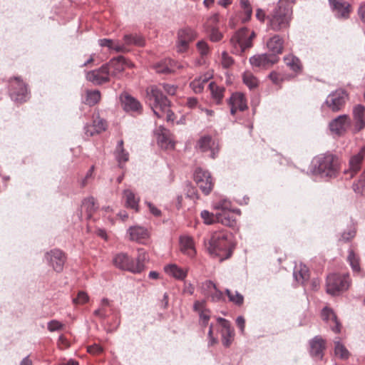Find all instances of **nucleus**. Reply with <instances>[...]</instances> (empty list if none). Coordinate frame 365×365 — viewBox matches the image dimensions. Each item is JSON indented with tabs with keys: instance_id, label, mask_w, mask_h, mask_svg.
Instances as JSON below:
<instances>
[{
	"instance_id": "6e6552de",
	"label": "nucleus",
	"mask_w": 365,
	"mask_h": 365,
	"mask_svg": "<svg viewBox=\"0 0 365 365\" xmlns=\"http://www.w3.org/2000/svg\"><path fill=\"white\" fill-rule=\"evenodd\" d=\"M106 66H108L110 76L118 78L123 76L127 68L134 67V64L130 61L122 56L112 58L106 63Z\"/></svg>"
},
{
	"instance_id": "f3484780",
	"label": "nucleus",
	"mask_w": 365,
	"mask_h": 365,
	"mask_svg": "<svg viewBox=\"0 0 365 365\" xmlns=\"http://www.w3.org/2000/svg\"><path fill=\"white\" fill-rule=\"evenodd\" d=\"M107 122L98 114L93 115L91 124H88L85 127V133L88 136H93L96 134L101 133L107 128Z\"/></svg>"
},
{
	"instance_id": "c03bdc74",
	"label": "nucleus",
	"mask_w": 365,
	"mask_h": 365,
	"mask_svg": "<svg viewBox=\"0 0 365 365\" xmlns=\"http://www.w3.org/2000/svg\"><path fill=\"white\" fill-rule=\"evenodd\" d=\"M82 208L86 211L88 217H91L93 213L97 209L94 197H89L84 199L82 202Z\"/></svg>"
},
{
	"instance_id": "bf43d9fd",
	"label": "nucleus",
	"mask_w": 365,
	"mask_h": 365,
	"mask_svg": "<svg viewBox=\"0 0 365 365\" xmlns=\"http://www.w3.org/2000/svg\"><path fill=\"white\" fill-rule=\"evenodd\" d=\"M88 300V294L86 292L81 291L78 293L77 297L73 299V302L75 304H83L86 302H87Z\"/></svg>"
},
{
	"instance_id": "3c124183",
	"label": "nucleus",
	"mask_w": 365,
	"mask_h": 365,
	"mask_svg": "<svg viewBox=\"0 0 365 365\" xmlns=\"http://www.w3.org/2000/svg\"><path fill=\"white\" fill-rule=\"evenodd\" d=\"M334 352L336 356L342 359H346L349 356V351L339 341L335 342Z\"/></svg>"
},
{
	"instance_id": "09e8293b",
	"label": "nucleus",
	"mask_w": 365,
	"mask_h": 365,
	"mask_svg": "<svg viewBox=\"0 0 365 365\" xmlns=\"http://www.w3.org/2000/svg\"><path fill=\"white\" fill-rule=\"evenodd\" d=\"M225 293L227 295L229 300L230 302H233L237 306H241L243 304L244 297L239 292H235V293H233L230 289H226Z\"/></svg>"
},
{
	"instance_id": "a18cd8bd",
	"label": "nucleus",
	"mask_w": 365,
	"mask_h": 365,
	"mask_svg": "<svg viewBox=\"0 0 365 365\" xmlns=\"http://www.w3.org/2000/svg\"><path fill=\"white\" fill-rule=\"evenodd\" d=\"M101 97V93L98 90L87 91L85 103L90 106H93L100 101Z\"/></svg>"
},
{
	"instance_id": "a211bd4d",
	"label": "nucleus",
	"mask_w": 365,
	"mask_h": 365,
	"mask_svg": "<svg viewBox=\"0 0 365 365\" xmlns=\"http://www.w3.org/2000/svg\"><path fill=\"white\" fill-rule=\"evenodd\" d=\"M230 113L235 115L237 110L244 111L247 108V101L241 93H233L228 100Z\"/></svg>"
},
{
	"instance_id": "f704fd0d",
	"label": "nucleus",
	"mask_w": 365,
	"mask_h": 365,
	"mask_svg": "<svg viewBox=\"0 0 365 365\" xmlns=\"http://www.w3.org/2000/svg\"><path fill=\"white\" fill-rule=\"evenodd\" d=\"M165 272L177 279L182 280L187 277V269H183L176 264H169L165 267Z\"/></svg>"
},
{
	"instance_id": "603ef678",
	"label": "nucleus",
	"mask_w": 365,
	"mask_h": 365,
	"mask_svg": "<svg viewBox=\"0 0 365 365\" xmlns=\"http://www.w3.org/2000/svg\"><path fill=\"white\" fill-rule=\"evenodd\" d=\"M201 217L202 218L204 222L207 225H211L217 222V212L213 214L207 210H203L201 212Z\"/></svg>"
},
{
	"instance_id": "7ed1b4c3",
	"label": "nucleus",
	"mask_w": 365,
	"mask_h": 365,
	"mask_svg": "<svg viewBox=\"0 0 365 365\" xmlns=\"http://www.w3.org/2000/svg\"><path fill=\"white\" fill-rule=\"evenodd\" d=\"M294 2L292 0H279L269 19V27L279 31L289 26L292 18V8Z\"/></svg>"
},
{
	"instance_id": "9b49d317",
	"label": "nucleus",
	"mask_w": 365,
	"mask_h": 365,
	"mask_svg": "<svg viewBox=\"0 0 365 365\" xmlns=\"http://www.w3.org/2000/svg\"><path fill=\"white\" fill-rule=\"evenodd\" d=\"M45 257L54 271L56 272H61L63 271L66 261V256L64 252L58 249H54L46 252Z\"/></svg>"
},
{
	"instance_id": "dca6fc26",
	"label": "nucleus",
	"mask_w": 365,
	"mask_h": 365,
	"mask_svg": "<svg viewBox=\"0 0 365 365\" xmlns=\"http://www.w3.org/2000/svg\"><path fill=\"white\" fill-rule=\"evenodd\" d=\"M217 322L220 327L222 344L229 347L234 339V330L231 328L230 322L225 319L219 317Z\"/></svg>"
},
{
	"instance_id": "ddd939ff",
	"label": "nucleus",
	"mask_w": 365,
	"mask_h": 365,
	"mask_svg": "<svg viewBox=\"0 0 365 365\" xmlns=\"http://www.w3.org/2000/svg\"><path fill=\"white\" fill-rule=\"evenodd\" d=\"M279 59L278 56L275 54L263 53L252 56L250 63L254 67L267 69L277 63Z\"/></svg>"
},
{
	"instance_id": "393cba45",
	"label": "nucleus",
	"mask_w": 365,
	"mask_h": 365,
	"mask_svg": "<svg viewBox=\"0 0 365 365\" xmlns=\"http://www.w3.org/2000/svg\"><path fill=\"white\" fill-rule=\"evenodd\" d=\"M365 157V147H363L359 152L353 155L349 160V170L347 173H350L352 178L361 168V165Z\"/></svg>"
},
{
	"instance_id": "de8ad7c7",
	"label": "nucleus",
	"mask_w": 365,
	"mask_h": 365,
	"mask_svg": "<svg viewBox=\"0 0 365 365\" xmlns=\"http://www.w3.org/2000/svg\"><path fill=\"white\" fill-rule=\"evenodd\" d=\"M353 189L355 192L365 195V170L361 175L359 180L354 183Z\"/></svg>"
},
{
	"instance_id": "2f4dec72",
	"label": "nucleus",
	"mask_w": 365,
	"mask_h": 365,
	"mask_svg": "<svg viewBox=\"0 0 365 365\" xmlns=\"http://www.w3.org/2000/svg\"><path fill=\"white\" fill-rule=\"evenodd\" d=\"M217 222L230 227H234L237 225V220L232 211L217 212Z\"/></svg>"
},
{
	"instance_id": "69168bd1",
	"label": "nucleus",
	"mask_w": 365,
	"mask_h": 365,
	"mask_svg": "<svg viewBox=\"0 0 365 365\" xmlns=\"http://www.w3.org/2000/svg\"><path fill=\"white\" fill-rule=\"evenodd\" d=\"M109 305V301L107 299H103L101 302V308L95 311V315L103 318L106 317V311L104 309V307H107Z\"/></svg>"
},
{
	"instance_id": "a19ab883",
	"label": "nucleus",
	"mask_w": 365,
	"mask_h": 365,
	"mask_svg": "<svg viewBox=\"0 0 365 365\" xmlns=\"http://www.w3.org/2000/svg\"><path fill=\"white\" fill-rule=\"evenodd\" d=\"M244 83L250 88L255 89L259 85V80L250 71H245L242 75Z\"/></svg>"
},
{
	"instance_id": "ea45409f",
	"label": "nucleus",
	"mask_w": 365,
	"mask_h": 365,
	"mask_svg": "<svg viewBox=\"0 0 365 365\" xmlns=\"http://www.w3.org/2000/svg\"><path fill=\"white\" fill-rule=\"evenodd\" d=\"M347 260L350 264V266L354 272L360 273L361 267H360V257L356 254L354 250H350L349 251V255L347 257Z\"/></svg>"
},
{
	"instance_id": "6ab92c4d",
	"label": "nucleus",
	"mask_w": 365,
	"mask_h": 365,
	"mask_svg": "<svg viewBox=\"0 0 365 365\" xmlns=\"http://www.w3.org/2000/svg\"><path fill=\"white\" fill-rule=\"evenodd\" d=\"M182 68V66L170 58L163 59L154 66V68L159 73H170L177 69Z\"/></svg>"
},
{
	"instance_id": "c85d7f7f",
	"label": "nucleus",
	"mask_w": 365,
	"mask_h": 365,
	"mask_svg": "<svg viewBox=\"0 0 365 365\" xmlns=\"http://www.w3.org/2000/svg\"><path fill=\"white\" fill-rule=\"evenodd\" d=\"M325 349V341L319 336L314 337L310 341V353L312 356L322 358Z\"/></svg>"
},
{
	"instance_id": "774afa93",
	"label": "nucleus",
	"mask_w": 365,
	"mask_h": 365,
	"mask_svg": "<svg viewBox=\"0 0 365 365\" xmlns=\"http://www.w3.org/2000/svg\"><path fill=\"white\" fill-rule=\"evenodd\" d=\"M357 14L360 20L365 24V1L360 4Z\"/></svg>"
},
{
	"instance_id": "e2e57ef3",
	"label": "nucleus",
	"mask_w": 365,
	"mask_h": 365,
	"mask_svg": "<svg viewBox=\"0 0 365 365\" xmlns=\"http://www.w3.org/2000/svg\"><path fill=\"white\" fill-rule=\"evenodd\" d=\"M219 21V16L217 14H214L211 16L205 24V26L207 30L211 29L212 27H217V24Z\"/></svg>"
},
{
	"instance_id": "473e14b6",
	"label": "nucleus",
	"mask_w": 365,
	"mask_h": 365,
	"mask_svg": "<svg viewBox=\"0 0 365 365\" xmlns=\"http://www.w3.org/2000/svg\"><path fill=\"white\" fill-rule=\"evenodd\" d=\"M101 46H106L110 49H113L116 52H127L128 49L125 48V45H122L118 41L112 39L103 38L99 40Z\"/></svg>"
},
{
	"instance_id": "e433bc0d",
	"label": "nucleus",
	"mask_w": 365,
	"mask_h": 365,
	"mask_svg": "<svg viewBox=\"0 0 365 365\" xmlns=\"http://www.w3.org/2000/svg\"><path fill=\"white\" fill-rule=\"evenodd\" d=\"M284 61L285 64L295 73H300L302 71V64L297 57L289 54L284 57Z\"/></svg>"
},
{
	"instance_id": "c756f323",
	"label": "nucleus",
	"mask_w": 365,
	"mask_h": 365,
	"mask_svg": "<svg viewBox=\"0 0 365 365\" xmlns=\"http://www.w3.org/2000/svg\"><path fill=\"white\" fill-rule=\"evenodd\" d=\"M180 250L187 256L192 257L196 252L194 247L193 240L190 237L183 236L180 239Z\"/></svg>"
},
{
	"instance_id": "9d476101",
	"label": "nucleus",
	"mask_w": 365,
	"mask_h": 365,
	"mask_svg": "<svg viewBox=\"0 0 365 365\" xmlns=\"http://www.w3.org/2000/svg\"><path fill=\"white\" fill-rule=\"evenodd\" d=\"M178 36L177 51L183 53L188 49L190 43L197 38V34L191 28H185L178 31Z\"/></svg>"
},
{
	"instance_id": "5fc2aeb1",
	"label": "nucleus",
	"mask_w": 365,
	"mask_h": 365,
	"mask_svg": "<svg viewBox=\"0 0 365 365\" xmlns=\"http://www.w3.org/2000/svg\"><path fill=\"white\" fill-rule=\"evenodd\" d=\"M209 33L210 39L213 42L220 41L222 37L223 34L219 31L217 27H212L211 29L207 30Z\"/></svg>"
},
{
	"instance_id": "13d9d810",
	"label": "nucleus",
	"mask_w": 365,
	"mask_h": 365,
	"mask_svg": "<svg viewBox=\"0 0 365 365\" xmlns=\"http://www.w3.org/2000/svg\"><path fill=\"white\" fill-rule=\"evenodd\" d=\"M221 63L224 68H227L234 63V60L226 51H224L222 53Z\"/></svg>"
},
{
	"instance_id": "20e7f679",
	"label": "nucleus",
	"mask_w": 365,
	"mask_h": 365,
	"mask_svg": "<svg viewBox=\"0 0 365 365\" xmlns=\"http://www.w3.org/2000/svg\"><path fill=\"white\" fill-rule=\"evenodd\" d=\"M314 168L322 176L336 178L340 170V160L331 153L320 155L314 159Z\"/></svg>"
},
{
	"instance_id": "72a5a7b5",
	"label": "nucleus",
	"mask_w": 365,
	"mask_h": 365,
	"mask_svg": "<svg viewBox=\"0 0 365 365\" xmlns=\"http://www.w3.org/2000/svg\"><path fill=\"white\" fill-rule=\"evenodd\" d=\"M209 89L212 99L217 104H220L222 98H224L225 88L224 87L219 86L214 82H210L209 83Z\"/></svg>"
},
{
	"instance_id": "4be33fe9",
	"label": "nucleus",
	"mask_w": 365,
	"mask_h": 365,
	"mask_svg": "<svg viewBox=\"0 0 365 365\" xmlns=\"http://www.w3.org/2000/svg\"><path fill=\"white\" fill-rule=\"evenodd\" d=\"M349 125L350 120L349 116L342 115L333 120L329 124V128L332 132L341 135L346 131Z\"/></svg>"
},
{
	"instance_id": "79ce46f5",
	"label": "nucleus",
	"mask_w": 365,
	"mask_h": 365,
	"mask_svg": "<svg viewBox=\"0 0 365 365\" xmlns=\"http://www.w3.org/2000/svg\"><path fill=\"white\" fill-rule=\"evenodd\" d=\"M210 77L207 76H200L198 78H195L190 83V87L192 91L199 93H201L205 87V85L207 83Z\"/></svg>"
},
{
	"instance_id": "49530a36",
	"label": "nucleus",
	"mask_w": 365,
	"mask_h": 365,
	"mask_svg": "<svg viewBox=\"0 0 365 365\" xmlns=\"http://www.w3.org/2000/svg\"><path fill=\"white\" fill-rule=\"evenodd\" d=\"M240 6L245 14V17L242 19L243 22H246L251 19L252 14V9L250 4L249 0H240Z\"/></svg>"
},
{
	"instance_id": "39448f33",
	"label": "nucleus",
	"mask_w": 365,
	"mask_h": 365,
	"mask_svg": "<svg viewBox=\"0 0 365 365\" xmlns=\"http://www.w3.org/2000/svg\"><path fill=\"white\" fill-rule=\"evenodd\" d=\"M142 251V250H138L139 254L136 260L130 258L126 254H118L113 259V263L121 269L133 273H140L144 269V262L146 259L145 252Z\"/></svg>"
},
{
	"instance_id": "4d7b16f0",
	"label": "nucleus",
	"mask_w": 365,
	"mask_h": 365,
	"mask_svg": "<svg viewBox=\"0 0 365 365\" xmlns=\"http://www.w3.org/2000/svg\"><path fill=\"white\" fill-rule=\"evenodd\" d=\"M207 296L210 297L212 302H220L224 299L222 292L216 287Z\"/></svg>"
},
{
	"instance_id": "0eeeda50",
	"label": "nucleus",
	"mask_w": 365,
	"mask_h": 365,
	"mask_svg": "<svg viewBox=\"0 0 365 365\" xmlns=\"http://www.w3.org/2000/svg\"><path fill=\"white\" fill-rule=\"evenodd\" d=\"M351 283L349 274H331L327 279V293L335 295L349 289Z\"/></svg>"
},
{
	"instance_id": "864d4df0",
	"label": "nucleus",
	"mask_w": 365,
	"mask_h": 365,
	"mask_svg": "<svg viewBox=\"0 0 365 365\" xmlns=\"http://www.w3.org/2000/svg\"><path fill=\"white\" fill-rule=\"evenodd\" d=\"M269 78L274 84L278 86L279 88H281L282 83L285 80L284 75L276 71L271 72L269 75Z\"/></svg>"
},
{
	"instance_id": "4468645a",
	"label": "nucleus",
	"mask_w": 365,
	"mask_h": 365,
	"mask_svg": "<svg viewBox=\"0 0 365 365\" xmlns=\"http://www.w3.org/2000/svg\"><path fill=\"white\" fill-rule=\"evenodd\" d=\"M110 76L108 66L104 64L100 68L88 72L86 75V78L94 84L101 85L108 82Z\"/></svg>"
},
{
	"instance_id": "423d86ee",
	"label": "nucleus",
	"mask_w": 365,
	"mask_h": 365,
	"mask_svg": "<svg viewBox=\"0 0 365 365\" xmlns=\"http://www.w3.org/2000/svg\"><path fill=\"white\" fill-rule=\"evenodd\" d=\"M256 35L255 31H250L247 28H242L232 36L230 38V44L233 50L232 52L236 54H241L252 46V41Z\"/></svg>"
},
{
	"instance_id": "f8f14e48",
	"label": "nucleus",
	"mask_w": 365,
	"mask_h": 365,
	"mask_svg": "<svg viewBox=\"0 0 365 365\" xmlns=\"http://www.w3.org/2000/svg\"><path fill=\"white\" fill-rule=\"evenodd\" d=\"M10 83L11 98L16 101H26L29 92L27 86L23 81L19 77H15Z\"/></svg>"
},
{
	"instance_id": "b1692460",
	"label": "nucleus",
	"mask_w": 365,
	"mask_h": 365,
	"mask_svg": "<svg viewBox=\"0 0 365 365\" xmlns=\"http://www.w3.org/2000/svg\"><path fill=\"white\" fill-rule=\"evenodd\" d=\"M333 9L339 18L347 19L351 12V5L343 0H329Z\"/></svg>"
},
{
	"instance_id": "37998d69",
	"label": "nucleus",
	"mask_w": 365,
	"mask_h": 365,
	"mask_svg": "<svg viewBox=\"0 0 365 365\" xmlns=\"http://www.w3.org/2000/svg\"><path fill=\"white\" fill-rule=\"evenodd\" d=\"M213 145L214 142L212 138L209 135H205L199 139L197 143V148L200 149V151L205 153L210 150Z\"/></svg>"
},
{
	"instance_id": "412c9836",
	"label": "nucleus",
	"mask_w": 365,
	"mask_h": 365,
	"mask_svg": "<svg viewBox=\"0 0 365 365\" xmlns=\"http://www.w3.org/2000/svg\"><path fill=\"white\" fill-rule=\"evenodd\" d=\"M322 318L329 324L334 332L339 333L340 331L341 324L338 322L336 316L331 309L327 307H324L322 311Z\"/></svg>"
},
{
	"instance_id": "f257e3e1",
	"label": "nucleus",
	"mask_w": 365,
	"mask_h": 365,
	"mask_svg": "<svg viewBox=\"0 0 365 365\" xmlns=\"http://www.w3.org/2000/svg\"><path fill=\"white\" fill-rule=\"evenodd\" d=\"M204 242L207 252L219 257L220 261L230 258L232 254L234 247L231 235L227 230L212 232Z\"/></svg>"
},
{
	"instance_id": "680f3d73",
	"label": "nucleus",
	"mask_w": 365,
	"mask_h": 365,
	"mask_svg": "<svg viewBox=\"0 0 365 365\" xmlns=\"http://www.w3.org/2000/svg\"><path fill=\"white\" fill-rule=\"evenodd\" d=\"M63 324L57 320H51L48 323V329L50 331H55L62 329Z\"/></svg>"
},
{
	"instance_id": "6e6d98bb",
	"label": "nucleus",
	"mask_w": 365,
	"mask_h": 365,
	"mask_svg": "<svg viewBox=\"0 0 365 365\" xmlns=\"http://www.w3.org/2000/svg\"><path fill=\"white\" fill-rule=\"evenodd\" d=\"M197 49L201 56H206L210 53V47L205 41H200L197 43Z\"/></svg>"
},
{
	"instance_id": "0e129e2a",
	"label": "nucleus",
	"mask_w": 365,
	"mask_h": 365,
	"mask_svg": "<svg viewBox=\"0 0 365 365\" xmlns=\"http://www.w3.org/2000/svg\"><path fill=\"white\" fill-rule=\"evenodd\" d=\"M215 286L216 285L212 281H205L202 285V293L207 296L211 291H212L213 289H215Z\"/></svg>"
},
{
	"instance_id": "8fccbe9b",
	"label": "nucleus",
	"mask_w": 365,
	"mask_h": 365,
	"mask_svg": "<svg viewBox=\"0 0 365 365\" xmlns=\"http://www.w3.org/2000/svg\"><path fill=\"white\" fill-rule=\"evenodd\" d=\"M214 207L215 210H217V212L232 211L231 202L225 199L220 200V201L216 202L214 205Z\"/></svg>"
},
{
	"instance_id": "a878e982",
	"label": "nucleus",
	"mask_w": 365,
	"mask_h": 365,
	"mask_svg": "<svg viewBox=\"0 0 365 365\" xmlns=\"http://www.w3.org/2000/svg\"><path fill=\"white\" fill-rule=\"evenodd\" d=\"M158 131V144L165 149L173 148L175 143L169 131L163 127H160Z\"/></svg>"
},
{
	"instance_id": "7c9ffc66",
	"label": "nucleus",
	"mask_w": 365,
	"mask_h": 365,
	"mask_svg": "<svg viewBox=\"0 0 365 365\" xmlns=\"http://www.w3.org/2000/svg\"><path fill=\"white\" fill-rule=\"evenodd\" d=\"M308 267L303 264L296 265L294 269V277L299 283L303 284L309 279Z\"/></svg>"
},
{
	"instance_id": "338daca9",
	"label": "nucleus",
	"mask_w": 365,
	"mask_h": 365,
	"mask_svg": "<svg viewBox=\"0 0 365 365\" xmlns=\"http://www.w3.org/2000/svg\"><path fill=\"white\" fill-rule=\"evenodd\" d=\"M87 351L91 354L99 355V354H101L103 352V349L98 344H93L91 346H88Z\"/></svg>"
},
{
	"instance_id": "2eb2a0df",
	"label": "nucleus",
	"mask_w": 365,
	"mask_h": 365,
	"mask_svg": "<svg viewBox=\"0 0 365 365\" xmlns=\"http://www.w3.org/2000/svg\"><path fill=\"white\" fill-rule=\"evenodd\" d=\"M346 97V93L339 89L328 96L326 103L333 111H339L344 106Z\"/></svg>"
},
{
	"instance_id": "f03ea898",
	"label": "nucleus",
	"mask_w": 365,
	"mask_h": 365,
	"mask_svg": "<svg viewBox=\"0 0 365 365\" xmlns=\"http://www.w3.org/2000/svg\"><path fill=\"white\" fill-rule=\"evenodd\" d=\"M146 93L147 100L155 115L160 118L165 114L167 121L173 122L175 114L169 108L170 101L160 89L155 86H151L146 89Z\"/></svg>"
},
{
	"instance_id": "4c0bfd02",
	"label": "nucleus",
	"mask_w": 365,
	"mask_h": 365,
	"mask_svg": "<svg viewBox=\"0 0 365 365\" xmlns=\"http://www.w3.org/2000/svg\"><path fill=\"white\" fill-rule=\"evenodd\" d=\"M123 197L125 200L126 206L131 209L138 211V203L140 199L135 196L130 190H125L123 192Z\"/></svg>"
},
{
	"instance_id": "cd10ccee",
	"label": "nucleus",
	"mask_w": 365,
	"mask_h": 365,
	"mask_svg": "<svg viewBox=\"0 0 365 365\" xmlns=\"http://www.w3.org/2000/svg\"><path fill=\"white\" fill-rule=\"evenodd\" d=\"M283 38L279 35H274L267 41V46L268 49L272 51V54L277 56L283 51Z\"/></svg>"
},
{
	"instance_id": "1a4fd4ad",
	"label": "nucleus",
	"mask_w": 365,
	"mask_h": 365,
	"mask_svg": "<svg viewBox=\"0 0 365 365\" xmlns=\"http://www.w3.org/2000/svg\"><path fill=\"white\" fill-rule=\"evenodd\" d=\"M194 180L205 195H209L214 187V182L210 173L200 168L194 173Z\"/></svg>"
},
{
	"instance_id": "c9c22d12",
	"label": "nucleus",
	"mask_w": 365,
	"mask_h": 365,
	"mask_svg": "<svg viewBox=\"0 0 365 365\" xmlns=\"http://www.w3.org/2000/svg\"><path fill=\"white\" fill-rule=\"evenodd\" d=\"M123 41L124 43H122V45H125L126 48L132 45L137 46H143L145 45L144 38L138 34H126L123 37Z\"/></svg>"
},
{
	"instance_id": "052dcab7",
	"label": "nucleus",
	"mask_w": 365,
	"mask_h": 365,
	"mask_svg": "<svg viewBox=\"0 0 365 365\" xmlns=\"http://www.w3.org/2000/svg\"><path fill=\"white\" fill-rule=\"evenodd\" d=\"M158 87L160 91H162V89H163L169 95H174L176 93L177 87L174 85L164 83L160 86H156Z\"/></svg>"
},
{
	"instance_id": "bb28decb",
	"label": "nucleus",
	"mask_w": 365,
	"mask_h": 365,
	"mask_svg": "<svg viewBox=\"0 0 365 365\" xmlns=\"http://www.w3.org/2000/svg\"><path fill=\"white\" fill-rule=\"evenodd\" d=\"M353 113L355 120L354 128L356 131H360L365 127V107L361 105L355 106Z\"/></svg>"
},
{
	"instance_id": "aec40b11",
	"label": "nucleus",
	"mask_w": 365,
	"mask_h": 365,
	"mask_svg": "<svg viewBox=\"0 0 365 365\" xmlns=\"http://www.w3.org/2000/svg\"><path fill=\"white\" fill-rule=\"evenodd\" d=\"M120 98L125 110L141 113L142 106L137 99L127 93L121 94Z\"/></svg>"
},
{
	"instance_id": "58836bf2",
	"label": "nucleus",
	"mask_w": 365,
	"mask_h": 365,
	"mask_svg": "<svg viewBox=\"0 0 365 365\" xmlns=\"http://www.w3.org/2000/svg\"><path fill=\"white\" fill-rule=\"evenodd\" d=\"M123 140L118 141L116 146V158L120 165L126 163L129 160V153L123 148Z\"/></svg>"
},
{
	"instance_id": "5701e85b",
	"label": "nucleus",
	"mask_w": 365,
	"mask_h": 365,
	"mask_svg": "<svg viewBox=\"0 0 365 365\" xmlns=\"http://www.w3.org/2000/svg\"><path fill=\"white\" fill-rule=\"evenodd\" d=\"M128 233L130 240L139 243H144L150 237L148 230L140 226L130 227L128 230Z\"/></svg>"
}]
</instances>
